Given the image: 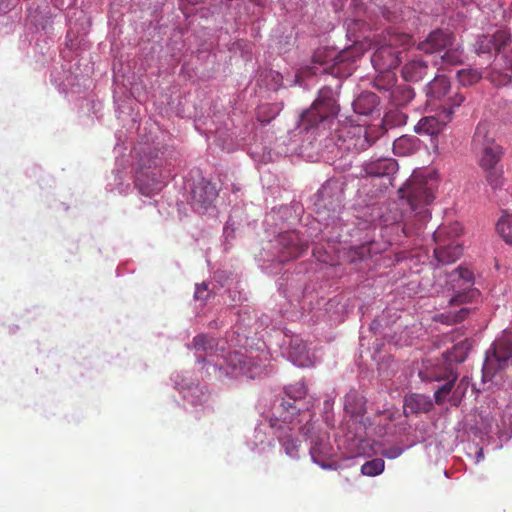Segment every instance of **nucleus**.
<instances>
[{
    "mask_svg": "<svg viewBox=\"0 0 512 512\" xmlns=\"http://www.w3.org/2000/svg\"><path fill=\"white\" fill-rule=\"evenodd\" d=\"M338 106L334 92L329 87L320 89L318 97L311 107L301 115V127L305 130L316 129L324 132L335 125L326 137V148L340 158L349 153H358L368 149L375 141L362 125L340 124L335 121Z\"/></svg>",
    "mask_w": 512,
    "mask_h": 512,
    "instance_id": "nucleus-1",
    "label": "nucleus"
},
{
    "mask_svg": "<svg viewBox=\"0 0 512 512\" xmlns=\"http://www.w3.org/2000/svg\"><path fill=\"white\" fill-rule=\"evenodd\" d=\"M435 183L432 179L412 176L398 193L400 198L406 199L414 212V220L405 222L402 231L406 236L418 234L431 217L427 208L434 200Z\"/></svg>",
    "mask_w": 512,
    "mask_h": 512,
    "instance_id": "nucleus-2",
    "label": "nucleus"
},
{
    "mask_svg": "<svg viewBox=\"0 0 512 512\" xmlns=\"http://www.w3.org/2000/svg\"><path fill=\"white\" fill-rule=\"evenodd\" d=\"M462 346V344L455 345L452 351L444 352L441 358L424 361L418 372L419 378L424 382H441L457 373L453 368V363H461L466 358L465 354H456L462 349Z\"/></svg>",
    "mask_w": 512,
    "mask_h": 512,
    "instance_id": "nucleus-3",
    "label": "nucleus"
},
{
    "mask_svg": "<svg viewBox=\"0 0 512 512\" xmlns=\"http://www.w3.org/2000/svg\"><path fill=\"white\" fill-rule=\"evenodd\" d=\"M512 358V331L504 330L502 335L496 339L492 349L487 352L483 371L485 374L494 376L499 370L507 366Z\"/></svg>",
    "mask_w": 512,
    "mask_h": 512,
    "instance_id": "nucleus-4",
    "label": "nucleus"
},
{
    "mask_svg": "<svg viewBox=\"0 0 512 512\" xmlns=\"http://www.w3.org/2000/svg\"><path fill=\"white\" fill-rule=\"evenodd\" d=\"M448 283L455 295L450 299V304H463L477 299L480 292L472 288L474 274L466 268H458L448 275Z\"/></svg>",
    "mask_w": 512,
    "mask_h": 512,
    "instance_id": "nucleus-5",
    "label": "nucleus"
},
{
    "mask_svg": "<svg viewBox=\"0 0 512 512\" xmlns=\"http://www.w3.org/2000/svg\"><path fill=\"white\" fill-rule=\"evenodd\" d=\"M285 393L287 399L282 400L277 412L283 423H293L294 416L303 410L309 409V402L307 404L301 403L302 399L306 397L307 388L303 382H297L287 386Z\"/></svg>",
    "mask_w": 512,
    "mask_h": 512,
    "instance_id": "nucleus-6",
    "label": "nucleus"
},
{
    "mask_svg": "<svg viewBox=\"0 0 512 512\" xmlns=\"http://www.w3.org/2000/svg\"><path fill=\"white\" fill-rule=\"evenodd\" d=\"M486 133V126L478 125L473 136V143L475 145H483L479 159V166L482 170L500 167V161L503 156V148L493 141H486Z\"/></svg>",
    "mask_w": 512,
    "mask_h": 512,
    "instance_id": "nucleus-7",
    "label": "nucleus"
},
{
    "mask_svg": "<svg viewBox=\"0 0 512 512\" xmlns=\"http://www.w3.org/2000/svg\"><path fill=\"white\" fill-rule=\"evenodd\" d=\"M464 99V96L458 93H456L454 97L448 98L449 107H445V110H448V113L445 116L446 120H439L434 116L423 117L415 127L416 132L431 136L441 133L449 120L450 114H452L451 108L460 106Z\"/></svg>",
    "mask_w": 512,
    "mask_h": 512,
    "instance_id": "nucleus-8",
    "label": "nucleus"
},
{
    "mask_svg": "<svg viewBox=\"0 0 512 512\" xmlns=\"http://www.w3.org/2000/svg\"><path fill=\"white\" fill-rule=\"evenodd\" d=\"M349 50L337 51L331 47H320L313 54V62L326 66L324 71L331 69L332 73H339V65L351 59Z\"/></svg>",
    "mask_w": 512,
    "mask_h": 512,
    "instance_id": "nucleus-9",
    "label": "nucleus"
},
{
    "mask_svg": "<svg viewBox=\"0 0 512 512\" xmlns=\"http://www.w3.org/2000/svg\"><path fill=\"white\" fill-rule=\"evenodd\" d=\"M456 41L452 32L443 29L431 31L425 40L418 43V50L426 54L442 53Z\"/></svg>",
    "mask_w": 512,
    "mask_h": 512,
    "instance_id": "nucleus-10",
    "label": "nucleus"
},
{
    "mask_svg": "<svg viewBox=\"0 0 512 512\" xmlns=\"http://www.w3.org/2000/svg\"><path fill=\"white\" fill-rule=\"evenodd\" d=\"M293 423H283L281 419H277L271 424L274 434L279 443L284 448L286 455L292 459L299 457V441L292 434L294 426Z\"/></svg>",
    "mask_w": 512,
    "mask_h": 512,
    "instance_id": "nucleus-11",
    "label": "nucleus"
},
{
    "mask_svg": "<svg viewBox=\"0 0 512 512\" xmlns=\"http://www.w3.org/2000/svg\"><path fill=\"white\" fill-rule=\"evenodd\" d=\"M511 43V34L506 30H498L492 35H482L477 39V54H487L493 51L496 54L502 53L503 50Z\"/></svg>",
    "mask_w": 512,
    "mask_h": 512,
    "instance_id": "nucleus-12",
    "label": "nucleus"
},
{
    "mask_svg": "<svg viewBox=\"0 0 512 512\" xmlns=\"http://www.w3.org/2000/svg\"><path fill=\"white\" fill-rule=\"evenodd\" d=\"M278 242L281 253L286 259L300 257L308 249V241L296 231L284 232L279 236Z\"/></svg>",
    "mask_w": 512,
    "mask_h": 512,
    "instance_id": "nucleus-13",
    "label": "nucleus"
},
{
    "mask_svg": "<svg viewBox=\"0 0 512 512\" xmlns=\"http://www.w3.org/2000/svg\"><path fill=\"white\" fill-rule=\"evenodd\" d=\"M400 51L381 44L373 53L371 62L376 71H392L400 63Z\"/></svg>",
    "mask_w": 512,
    "mask_h": 512,
    "instance_id": "nucleus-14",
    "label": "nucleus"
},
{
    "mask_svg": "<svg viewBox=\"0 0 512 512\" xmlns=\"http://www.w3.org/2000/svg\"><path fill=\"white\" fill-rule=\"evenodd\" d=\"M398 170V163L392 158H380L370 161L363 166L364 176L390 177Z\"/></svg>",
    "mask_w": 512,
    "mask_h": 512,
    "instance_id": "nucleus-15",
    "label": "nucleus"
},
{
    "mask_svg": "<svg viewBox=\"0 0 512 512\" xmlns=\"http://www.w3.org/2000/svg\"><path fill=\"white\" fill-rule=\"evenodd\" d=\"M289 358L299 367H309L314 363V356L307 349L306 344L299 338H293L289 346Z\"/></svg>",
    "mask_w": 512,
    "mask_h": 512,
    "instance_id": "nucleus-16",
    "label": "nucleus"
},
{
    "mask_svg": "<svg viewBox=\"0 0 512 512\" xmlns=\"http://www.w3.org/2000/svg\"><path fill=\"white\" fill-rule=\"evenodd\" d=\"M344 410L355 420L362 419L366 412V399L356 390L349 391L344 397Z\"/></svg>",
    "mask_w": 512,
    "mask_h": 512,
    "instance_id": "nucleus-17",
    "label": "nucleus"
},
{
    "mask_svg": "<svg viewBox=\"0 0 512 512\" xmlns=\"http://www.w3.org/2000/svg\"><path fill=\"white\" fill-rule=\"evenodd\" d=\"M428 63L420 58L412 59L402 67L401 74L405 81L419 82L428 73Z\"/></svg>",
    "mask_w": 512,
    "mask_h": 512,
    "instance_id": "nucleus-18",
    "label": "nucleus"
},
{
    "mask_svg": "<svg viewBox=\"0 0 512 512\" xmlns=\"http://www.w3.org/2000/svg\"><path fill=\"white\" fill-rule=\"evenodd\" d=\"M450 89V81L446 76H435L434 79L426 86L428 101L432 102L444 99L450 92Z\"/></svg>",
    "mask_w": 512,
    "mask_h": 512,
    "instance_id": "nucleus-19",
    "label": "nucleus"
},
{
    "mask_svg": "<svg viewBox=\"0 0 512 512\" xmlns=\"http://www.w3.org/2000/svg\"><path fill=\"white\" fill-rule=\"evenodd\" d=\"M383 249L382 244L376 241H369L351 248L348 252V257L352 262L364 261L381 253Z\"/></svg>",
    "mask_w": 512,
    "mask_h": 512,
    "instance_id": "nucleus-20",
    "label": "nucleus"
},
{
    "mask_svg": "<svg viewBox=\"0 0 512 512\" xmlns=\"http://www.w3.org/2000/svg\"><path fill=\"white\" fill-rule=\"evenodd\" d=\"M433 407L431 400L422 394H411L405 397L404 412L418 414L429 412Z\"/></svg>",
    "mask_w": 512,
    "mask_h": 512,
    "instance_id": "nucleus-21",
    "label": "nucleus"
},
{
    "mask_svg": "<svg viewBox=\"0 0 512 512\" xmlns=\"http://www.w3.org/2000/svg\"><path fill=\"white\" fill-rule=\"evenodd\" d=\"M419 139L415 136L403 135L393 142V152L397 156H409L419 149Z\"/></svg>",
    "mask_w": 512,
    "mask_h": 512,
    "instance_id": "nucleus-22",
    "label": "nucleus"
},
{
    "mask_svg": "<svg viewBox=\"0 0 512 512\" xmlns=\"http://www.w3.org/2000/svg\"><path fill=\"white\" fill-rule=\"evenodd\" d=\"M463 253V248L459 244H449L447 246H438L434 250V256L439 263L451 264L457 261Z\"/></svg>",
    "mask_w": 512,
    "mask_h": 512,
    "instance_id": "nucleus-23",
    "label": "nucleus"
},
{
    "mask_svg": "<svg viewBox=\"0 0 512 512\" xmlns=\"http://www.w3.org/2000/svg\"><path fill=\"white\" fill-rule=\"evenodd\" d=\"M412 42V36L408 33L399 32L396 29H389L383 35L382 43L397 50L398 47L406 48Z\"/></svg>",
    "mask_w": 512,
    "mask_h": 512,
    "instance_id": "nucleus-24",
    "label": "nucleus"
},
{
    "mask_svg": "<svg viewBox=\"0 0 512 512\" xmlns=\"http://www.w3.org/2000/svg\"><path fill=\"white\" fill-rule=\"evenodd\" d=\"M218 196V189L211 182H202L198 192V202L207 210Z\"/></svg>",
    "mask_w": 512,
    "mask_h": 512,
    "instance_id": "nucleus-25",
    "label": "nucleus"
},
{
    "mask_svg": "<svg viewBox=\"0 0 512 512\" xmlns=\"http://www.w3.org/2000/svg\"><path fill=\"white\" fill-rule=\"evenodd\" d=\"M378 103V98L373 93L361 94L354 102V111L358 114L368 115Z\"/></svg>",
    "mask_w": 512,
    "mask_h": 512,
    "instance_id": "nucleus-26",
    "label": "nucleus"
},
{
    "mask_svg": "<svg viewBox=\"0 0 512 512\" xmlns=\"http://www.w3.org/2000/svg\"><path fill=\"white\" fill-rule=\"evenodd\" d=\"M378 75L374 79V87L379 90L388 93V97L390 96V92L393 88H395L396 76L393 71H377Z\"/></svg>",
    "mask_w": 512,
    "mask_h": 512,
    "instance_id": "nucleus-27",
    "label": "nucleus"
},
{
    "mask_svg": "<svg viewBox=\"0 0 512 512\" xmlns=\"http://www.w3.org/2000/svg\"><path fill=\"white\" fill-rule=\"evenodd\" d=\"M414 98V91L410 86H396L390 92L389 99L396 106L406 105Z\"/></svg>",
    "mask_w": 512,
    "mask_h": 512,
    "instance_id": "nucleus-28",
    "label": "nucleus"
},
{
    "mask_svg": "<svg viewBox=\"0 0 512 512\" xmlns=\"http://www.w3.org/2000/svg\"><path fill=\"white\" fill-rule=\"evenodd\" d=\"M463 48L456 43L445 49L440 57L441 64L443 65H459L463 62Z\"/></svg>",
    "mask_w": 512,
    "mask_h": 512,
    "instance_id": "nucleus-29",
    "label": "nucleus"
},
{
    "mask_svg": "<svg viewBox=\"0 0 512 512\" xmlns=\"http://www.w3.org/2000/svg\"><path fill=\"white\" fill-rule=\"evenodd\" d=\"M484 173V178L487 184L493 189H501L504 186V170L503 166L482 170Z\"/></svg>",
    "mask_w": 512,
    "mask_h": 512,
    "instance_id": "nucleus-30",
    "label": "nucleus"
},
{
    "mask_svg": "<svg viewBox=\"0 0 512 512\" xmlns=\"http://www.w3.org/2000/svg\"><path fill=\"white\" fill-rule=\"evenodd\" d=\"M457 379V373L451 375V377L445 379V383L435 391L434 400L437 405H442L446 401L448 395L452 392Z\"/></svg>",
    "mask_w": 512,
    "mask_h": 512,
    "instance_id": "nucleus-31",
    "label": "nucleus"
},
{
    "mask_svg": "<svg viewBox=\"0 0 512 512\" xmlns=\"http://www.w3.org/2000/svg\"><path fill=\"white\" fill-rule=\"evenodd\" d=\"M496 231L503 240L512 245V214H504L496 224Z\"/></svg>",
    "mask_w": 512,
    "mask_h": 512,
    "instance_id": "nucleus-32",
    "label": "nucleus"
},
{
    "mask_svg": "<svg viewBox=\"0 0 512 512\" xmlns=\"http://www.w3.org/2000/svg\"><path fill=\"white\" fill-rule=\"evenodd\" d=\"M216 346L214 338H209L205 335H198L194 338V350L196 351V357L198 361H205V358L200 351H212Z\"/></svg>",
    "mask_w": 512,
    "mask_h": 512,
    "instance_id": "nucleus-33",
    "label": "nucleus"
},
{
    "mask_svg": "<svg viewBox=\"0 0 512 512\" xmlns=\"http://www.w3.org/2000/svg\"><path fill=\"white\" fill-rule=\"evenodd\" d=\"M457 78L461 85L469 86L477 83L482 78V73L472 68L462 69L457 72Z\"/></svg>",
    "mask_w": 512,
    "mask_h": 512,
    "instance_id": "nucleus-34",
    "label": "nucleus"
},
{
    "mask_svg": "<svg viewBox=\"0 0 512 512\" xmlns=\"http://www.w3.org/2000/svg\"><path fill=\"white\" fill-rule=\"evenodd\" d=\"M385 462L381 458H375L365 462L361 466V473L366 476H377L384 471Z\"/></svg>",
    "mask_w": 512,
    "mask_h": 512,
    "instance_id": "nucleus-35",
    "label": "nucleus"
},
{
    "mask_svg": "<svg viewBox=\"0 0 512 512\" xmlns=\"http://www.w3.org/2000/svg\"><path fill=\"white\" fill-rule=\"evenodd\" d=\"M136 185L139 189V192L144 196H152L161 190L162 185L160 182L153 183L152 186L145 184L140 178L137 179Z\"/></svg>",
    "mask_w": 512,
    "mask_h": 512,
    "instance_id": "nucleus-36",
    "label": "nucleus"
},
{
    "mask_svg": "<svg viewBox=\"0 0 512 512\" xmlns=\"http://www.w3.org/2000/svg\"><path fill=\"white\" fill-rule=\"evenodd\" d=\"M323 453V451L318 446V443H313L310 448V454L314 462L318 463L324 469H331L332 465L321 461L318 457Z\"/></svg>",
    "mask_w": 512,
    "mask_h": 512,
    "instance_id": "nucleus-37",
    "label": "nucleus"
},
{
    "mask_svg": "<svg viewBox=\"0 0 512 512\" xmlns=\"http://www.w3.org/2000/svg\"><path fill=\"white\" fill-rule=\"evenodd\" d=\"M469 313L470 310L468 308H461L456 314L447 315L446 318L448 319V323L454 324L466 319Z\"/></svg>",
    "mask_w": 512,
    "mask_h": 512,
    "instance_id": "nucleus-38",
    "label": "nucleus"
},
{
    "mask_svg": "<svg viewBox=\"0 0 512 512\" xmlns=\"http://www.w3.org/2000/svg\"><path fill=\"white\" fill-rule=\"evenodd\" d=\"M469 313L470 310L468 308H461L456 314L447 315L446 318L448 319V323L454 324L466 319Z\"/></svg>",
    "mask_w": 512,
    "mask_h": 512,
    "instance_id": "nucleus-39",
    "label": "nucleus"
},
{
    "mask_svg": "<svg viewBox=\"0 0 512 512\" xmlns=\"http://www.w3.org/2000/svg\"><path fill=\"white\" fill-rule=\"evenodd\" d=\"M209 295L207 284L202 283L201 285L196 286L194 298L206 300Z\"/></svg>",
    "mask_w": 512,
    "mask_h": 512,
    "instance_id": "nucleus-40",
    "label": "nucleus"
},
{
    "mask_svg": "<svg viewBox=\"0 0 512 512\" xmlns=\"http://www.w3.org/2000/svg\"><path fill=\"white\" fill-rule=\"evenodd\" d=\"M377 417H383L386 422H391L395 418V412L390 409H386L384 411H378L376 414Z\"/></svg>",
    "mask_w": 512,
    "mask_h": 512,
    "instance_id": "nucleus-41",
    "label": "nucleus"
},
{
    "mask_svg": "<svg viewBox=\"0 0 512 512\" xmlns=\"http://www.w3.org/2000/svg\"><path fill=\"white\" fill-rule=\"evenodd\" d=\"M402 450L399 448H393L385 452V456L388 458H396L401 454Z\"/></svg>",
    "mask_w": 512,
    "mask_h": 512,
    "instance_id": "nucleus-42",
    "label": "nucleus"
},
{
    "mask_svg": "<svg viewBox=\"0 0 512 512\" xmlns=\"http://www.w3.org/2000/svg\"><path fill=\"white\" fill-rule=\"evenodd\" d=\"M399 215L398 214H395L392 218V220L390 221L385 215L382 216V222L388 226V225H392V224H395L398 222L399 220Z\"/></svg>",
    "mask_w": 512,
    "mask_h": 512,
    "instance_id": "nucleus-43",
    "label": "nucleus"
},
{
    "mask_svg": "<svg viewBox=\"0 0 512 512\" xmlns=\"http://www.w3.org/2000/svg\"><path fill=\"white\" fill-rule=\"evenodd\" d=\"M445 233V228H438L434 233H433V236H434V240L436 242L439 241V239L442 237V235Z\"/></svg>",
    "mask_w": 512,
    "mask_h": 512,
    "instance_id": "nucleus-44",
    "label": "nucleus"
},
{
    "mask_svg": "<svg viewBox=\"0 0 512 512\" xmlns=\"http://www.w3.org/2000/svg\"><path fill=\"white\" fill-rule=\"evenodd\" d=\"M503 57L505 58V66L504 68L506 70H510L512 72V60H508L507 57L505 55H503Z\"/></svg>",
    "mask_w": 512,
    "mask_h": 512,
    "instance_id": "nucleus-45",
    "label": "nucleus"
},
{
    "mask_svg": "<svg viewBox=\"0 0 512 512\" xmlns=\"http://www.w3.org/2000/svg\"><path fill=\"white\" fill-rule=\"evenodd\" d=\"M210 398V394L202 393V399L200 400L201 403H205Z\"/></svg>",
    "mask_w": 512,
    "mask_h": 512,
    "instance_id": "nucleus-46",
    "label": "nucleus"
},
{
    "mask_svg": "<svg viewBox=\"0 0 512 512\" xmlns=\"http://www.w3.org/2000/svg\"><path fill=\"white\" fill-rule=\"evenodd\" d=\"M464 382H465V379H462V380H461V382H460V384H459V386H460V385H463V384H464Z\"/></svg>",
    "mask_w": 512,
    "mask_h": 512,
    "instance_id": "nucleus-47",
    "label": "nucleus"
}]
</instances>
